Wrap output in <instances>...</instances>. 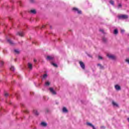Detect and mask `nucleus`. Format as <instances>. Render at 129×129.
Listing matches in <instances>:
<instances>
[{"instance_id":"f257e3e1","label":"nucleus","mask_w":129,"mask_h":129,"mask_svg":"<svg viewBox=\"0 0 129 129\" xmlns=\"http://www.w3.org/2000/svg\"><path fill=\"white\" fill-rule=\"evenodd\" d=\"M107 56L109 59H111L112 60H115L116 59V56L110 53L107 54Z\"/></svg>"},{"instance_id":"f03ea898","label":"nucleus","mask_w":129,"mask_h":129,"mask_svg":"<svg viewBox=\"0 0 129 129\" xmlns=\"http://www.w3.org/2000/svg\"><path fill=\"white\" fill-rule=\"evenodd\" d=\"M118 19H121L122 20H126L128 16L127 15H122L118 16Z\"/></svg>"},{"instance_id":"7ed1b4c3","label":"nucleus","mask_w":129,"mask_h":129,"mask_svg":"<svg viewBox=\"0 0 129 129\" xmlns=\"http://www.w3.org/2000/svg\"><path fill=\"white\" fill-rule=\"evenodd\" d=\"M49 90L53 95H56V94H57L56 91H55V90H54V89H53L52 88H49Z\"/></svg>"},{"instance_id":"20e7f679","label":"nucleus","mask_w":129,"mask_h":129,"mask_svg":"<svg viewBox=\"0 0 129 129\" xmlns=\"http://www.w3.org/2000/svg\"><path fill=\"white\" fill-rule=\"evenodd\" d=\"M79 63L81 68H82V69H85V65H84V63L82 61H80Z\"/></svg>"},{"instance_id":"39448f33","label":"nucleus","mask_w":129,"mask_h":129,"mask_svg":"<svg viewBox=\"0 0 129 129\" xmlns=\"http://www.w3.org/2000/svg\"><path fill=\"white\" fill-rule=\"evenodd\" d=\"M73 11H74L75 12H77L78 14H81V11L80 10H78V9L76 8H74L73 9Z\"/></svg>"},{"instance_id":"423d86ee","label":"nucleus","mask_w":129,"mask_h":129,"mask_svg":"<svg viewBox=\"0 0 129 129\" xmlns=\"http://www.w3.org/2000/svg\"><path fill=\"white\" fill-rule=\"evenodd\" d=\"M87 125H89V126H91V127H92L93 129H96L95 127H94V125L91 124V123L87 122Z\"/></svg>"},{"instance_id":"0eeeda50","label":"nucleus","mask_w":129,"mask_h":129,"mask_svg":"<svg viewBox=\"0 0 129 129\" xmlns=\"http://www.w3.org/2000/svg\"><path fill=\"white\" fill-rule=\"evenodd\" d=\"M46 59L47 60H53L54 59V56H48Z\"/></svg>"},{"instance_id":"6e6552de","label":"nucleus","mask_w":129,"mask_h":129,"mask_svg":"<svg viewBox=\"0 0 129 129\" xmlns=\"http://www.w3.org/2000/svg\"><path fill=\"white\" fill-rule=\"evenodd\" d=\"M28 68H29V69H30V70H32V69L33 68V66L32 65V63H28Z\"/></svg>"},{"instance_id":"1a4fd4ad","label":"nucleus","mask_w":129,"mask_h":129,"mask_svg":"<svg viewBox=\"0 0 129 129\" xmlns=\"http://www.w3.org/2000/svg\"><path fill=\"white\" fill-rule=\"evenodd\" d=\"M115 88L116 90H120V87L118 85H115Z\"/></svg>"},{"instance_id":"9d476101","label":"nucleus","mask_w":129,"mask_h":129,"mask_svg":"<svg viewBox=\"0 0 129 129\" xmlns=\"http://www.w3.org/2000/svg\"><path fill=\"white\" fill-rule=\"evenodd\" d=\"M41 125H42V126H47V123L45 122H42L41 123Z\"/></svg>"},{"instance_id":"9b49d317","label":"nucleus","mask_w":129,"mask_h":129,"mask_svg":"<svg viewBox=\"0 0 129 129\" xmlns=\"http://www.w3.org/2000/svg\"><path fill=\"white\" fill-rule=\"evenodd\" d=\"M18 35H19V36H21V37H23V36H24V32H18Z\"/></svg>"},{"instance_id":"f8f14e48","label":"nucleus","mask_w":129,"mask_h":129,"mask_svg":"<svg viewBox=\"0 0 129 129\" xmlns=\"http://www.w3.org/2000/svg\"><path fill=\"white\" fill-rule=\"evenodd\" d=\"M112 104H113V106H115L116 107H118V105L117 104H116V103H115V102H114V101L112 102Z\"/></svg>"},{"instance_id":"ddd939ff","label":"nucleus","mask_w":129,"mask_h":129,"mask_svg":"<svg viewBox=\"0 0 129 129\" xmlns=\"http://www.w3.org/2000/svg\"><path fill=\"white\" fill-rule=\"evenodd\" d=\"M63 112H68V110L66 108V107H63L62 109Z\"/></svg>"},{"instance_id":"4468645a","label":"nucleus","mask_w":129,"mask_h":129,"mask_svg":"<svg viewBox=\"0 0 129 129\" xmlns=\"http://www.w3.org/2000/svg\"><path fill=\"white\" fill-rule=\"evenodd\" d=\"M33 113L35 114V115H38L39 114V112H38V111H37V110H34Z\"/></svg>"},{"instance_id":"2eb2a0df","label":"nucleus","mask_w":129,"mask_h":129,"mask_svg":"<svg viewBox=\"0 0 129 129\" xmlns=\"http://www.w3.org/2000/svg\"><path fill=\"white\" fill-rule=\"evenodd\" d=\"M109 3L111 5H112V6H114V2H113V1L112 0H110L109 1Z\"/></svg>"},{"instance_id":"dca6fc26","label":"nucleus","mask_w":129,"mask_h":129,"mask_svg":"<svg viewBox=\"0 0 129 129\" xmlns=\"http://www.w3.org/2000/svg\"><path fill=\"white\" fill-rule=\"evenodd\" d=\"M98 66H99L100 67V69H103L104 68H103V66H101V64H98Z\"/></svg>"},{"instance_id":"f3484780","label":"nucleus","mask_w":129,"mask_h":129,"mask_svg":"<svg viewBox=\"0 0 129 129\" xmlns=\"http://www.w3.org/2000/svg\"><path fill=\"white\" fill-rule=\"evenodd\" d=\"M118 33V31L117 30V29H115L114 30V34H115V35H116V34H117Z\"/></svg>"},{"instance_id":"a211bd4d","label":"nucleus","mask_w":129,"mask_h":129,"mask_svg":"<svg viewBox=\"0 0 129 129\" xmlns=\"http://www.w3.org/2000/svg\"><path fill=\"white\" fill-rule=\"evenodd\" d=\"M14 51L15 52V53H16V54H19V53H20V51H19L18 49H15V50H14Z\"/></svg>"},{"instance_id":"6ab92c4d","label":"nucleus","mask_w":129,"mask_h":129,"mask_svg":"<svg viewBox=\"0 0 129 129\" xmlns=\"http://www.w3.org/2000/svg\"><path fill=\"white\" fill-rule=\"evenodd\" d=\"M10 70H11V71H15V68H14V67L12 66L10 68Z\"/></svg>"},{"instance_id":"aec40b11","label":"nucleus","mask_w":129,"mask_h":129,"mask_svg":"<svg viewBox=\"0 0 129 129\" xmlns=\"http://www.w3.org/2000/svg\"><path fill=\"white\" fill-rule=\"evenodd\" d=\"M8 42H9V43H10V44H13V41H12V40L11 39H8Z\"/></svg>"},{"instance_id":"412c9836","label":"nucleus","mask_w":129,"mask_h":129,"mask_svg":"<svg viewBox=\"0 0 129 129\" xmlns=\"http://www.w3.org/2000/svg\"><path fill=\"white\" fill-rule=\"evenodd\" d=\"M45 85L46 86H49V85H50V83L49 82H46Z\"/></svg>"},{"instance_id":"4be33fe9","label":"nucleus","mask_w":129,"mask_h":129,"mask_svg":"<svg viewBox=\"0 0 129 129\" xmlns=\"http://www.w3.org/2000/svg\"><path fill=\"white\" fill-rule=\"evenodd\" d=\"M31 13H32V14H36V10H31Z\"/></svg>"},{"instance_id":"5701e85b","label":"nucleus","mask_w":129,"mask_h":129,"mask_svg":"<svg viewBox=\"0 0 129 129\" xmlns=\"http://www.w3.org/2000/svg\"><path fill=\"white\" fill-rule=\"evenodd\" d=\"M4 65V61H0V66H3Z\"/></svg>"},{"instance_id":"b1692460","label":"nucleus","mask_w":129,"mask_h":129,"mask_svg":"<svg viewBox=\"0 0 129 129\" xmlns=\"http://www.w3.org/2000/svg\"><path fill=\"white\" fill-rule=\"evenodd\" d=\"M51 64L54 67H57V64L56 63H52Z\"/></svg>"},{"instance_id":"393cba45","label":"nucleus","mask_w":129,"mask_h":129,"mask_svg":"<svg viewBox=\"0 0 129 129\" xmlns=\"http://www.w3.org/2000/svg\"><path fill=\"white\" fill-rule=\"evenodd\" d=\"M47 74H45L43 75V78H47Z\"/></svg>"},{"instance_id":"a878e982","label":"nucleus","mask_w":129,"mask_h":129,"mask_svg":"<svg viewBox=\"0 0 129 129\" xmlns=\"http://www.w3.org/2000/svg\"><path fill=\"white\" fill-rule=\"evenodd\" d=\"M125 61L126 62V63H128V64H129V58H126L125 59Z\"/></svg>"},{"instance_id":"bb28decb","label":"nucleus","mask_w":129,"mask_h":129,"mask_svg":"<svg viewBox=\"0 0 129 129\" xmlns=\"http://www.w3.org/2000/svg\"><path fill=\"white\" fill-rule=\"evenodd\" d=\"M118 9H120V8H121V4H119L118 5Z\"/></svg>"},{"instance_id":"cd10ccee","label":"nucleus","mask_w":129,"mask_h":129,"mask_svg":"<svg viewBox=\"0 0 129 129\" xmlns=\"http://www.w3.org/2000/svg\"><path fill=\"white\" fill-rule=\"evenodd\" d=\"M5 96H6V97H7V96H9V94H8V93H6L5 94Z\"/></svg>"},{"instance_id":"c85d7f7f","label":"nucleus","mask_w":129,"mask_h":129,"mask_svg":"<svg viewBox=\"0 0 129 129\" xmlns=\"http://www.w3.org/2000/svg\"><path fill=\"white\" fill-rule=\"evenodd\" d=\"M121 33L122 34H123V33H124V30H121Z\"/></svg>"},{"instance_id":"c756f323","label":"nucleus","mask_w":129,"mask_h":129,"mask_svg":"<svg viewBox=\"0 0 129 129\" xmlns=\"http://www.w3.org/2000/svg\"><path fill=\"white\" fill-rule=\"evenodd\" d=\"M99 59H100V60H102V57L101 56H99L98 57Z\"/></svg>"},{"instance_id":"7c9ffc66","label":"nucleus","mask_w":129,"mask_h":129,"mask_svg":"<svg viewBox=\"0 0 129 129\" xmlns=\"http://www.w3.org/2000/svg\"><path fill=\"white\" fill-rule=\"evenodd\" d=\"M100 32H102V33H103V30L100 29Z\"/></svg>"},{"instance_id":"2f4dec72","label":"nucleus","mask_w":129,"mask_h":129,"mask_svg":"<svg viewBox=\"0 0 129 129\" xmlns=\"http://www.w3.org/2000/svg\"><path fill=\"white\" fill-rule=\"evenodd\" d=\"M105 40H106L105 38L103 39V41H104V42H105Z\"/></svg>"},{"instance_id":"473e14b6","label":"nucleus","mask_w":129,"mask_h":129,"mask_svg":"<svg viewBox=\"0 0 129 129\" xmlns=\"http://www.w3.org/2000/svg\"><path fill=\"white\" fill-rule=\"evenodd\" d=\"M101 128H104V126H101Z\"/></svg>"},{"instance_id":"72a5a7b5","label":"nucleus","mask_w":129,"mask_h":129,"mask_svg":"<svg viewBox=\"0 0 129 129\" xmlns=\"http://www.w3.org/2000/svg\"><path fill=\"white\" fill-rule=\"evenodd\" d=\"M34 62H36L37 60H36V59L34 60Z\"/></svg>"},{"instance_id":"f704fd0d","label":"nucleus","mask_w":129,"mask_h":129,"mask_svg":"<svg viewBox=\"0 0 129 129\" xmlns=\"http://www.w3.org/2000/svg\"><path fill=\"white\" fill-rule=\"evenodd\" d=\"M127 120L129 122V118H127Z\"/></svg>"}]
</instances>
